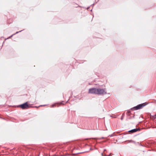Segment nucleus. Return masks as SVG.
<instances>
[{"label": "nucleus", "instance_id": "f257e3e1", "mask_svg": "<svg viewBox=\"0 0 156 156\" xmlns=\"http://www.w3.org/2000/svg\"><path fill=\"white\" fill-rule=\"evenodd\" d=\"M147 104H146V103H144L141 104H139L133 108H131V109L133 110H137L140 109L146 105Z\"/></svg>", "mask_w": 156, "mask_h": 156}, {"label": "nucleus", "instance_id": "f03ea898", "mask_svg": "<svg viewBox=\"0 0 156 156\" xmlns=\"http://www.w3.org/2000/svg\"><path fill=\"white\" fill-rule=\"evenodd\" d=\"M98 90L97 94L103 95L107 94L106 91L105 89L98 88Z\"/></svg>", "mask_w": 156, "mask_h": 156}, {"label": "nucleus", "instance_id": "7ed1b4c3", "mask_svg": "<svg viewBox=\"0 0 156 156\" xmlns=\"http://www.w3.org/2000/svg\"><path fill=\"white\" fill-rule=\"evenodd\" d=\"M18 107H20L23 109H27L30 107L28 104L27 102L18 106Z\"/></svg>", "mask_w": 156, "mask_h": 156}, {"label": "nucleus", "instance_id": "20e7f679", "mask_svg": "<svg viewBox=\"0 0 156 156\" xmlns=\"http://www.w3.org/2000/svg\"><path fill=\"white\" fill-rule=\"evenodd\" d=\"M98 91V88H91L89 89V93L92 94H97Z\"/></svg>", "mask_w": 156, "mask_h": 156}, {"label": "nucleus", "instance_id": "39448f33", "mask_svg": "<svg viewBox=\"0 0 156 156\" xmlns=\"http://www.w3.org/2000/svg\"><path fill=\"white\" fill-rule=\"evenodd\" d=\"M140 129L139 128H136L134 129H132L130 130H129L128 132L131 133H133L136 132L137 131L140 130Z\"/></svg>", "mask_w": 156, "mask_h": 156}, {"label": "nucleus", "instance_id": "423d86ee", "mask_svg": "<svg viewBox=\"0 0 156 156\" xmlns=\"http://www.w3.org/2000/svg\"><path fill=\"white\" fill-rule=\"evenodd\" d=\"M23 30H20V31H17V32H16V33H15V34H12V35H11V36H10V37H9V38H10L12 37V36H13V35H14L16 34H18V33H19V32H21V31H23Z\"/></svg>", "mask_w": 156, "mask_h": 156}, {"label": "nucleus", "instance_id": "0eeeda50", "mask_svg": "<svg viewBox=\"0 0 156 156\" xmlns=\"http://www.w3.org/2000/svg\"><path fill=\"white\" fill-rule=\"evenodd\" d=\"M151 116L152 117V119H154L156 118V114L154 115H151Z\"/></svg>", "mask_w": 156, "mask_h": 156}, {"label": "nucleus", "instance_id": "6e6552de", "mask_svg": "<svg viewBox=\"0 0 156 156\" xmlns=\"http://www.w3.org/2000/svg\"><path fill=\"white\" fill-rule=\"evenodd\" d=\"M129 142L133 143H134V144L136 143V142H135V141L132 140H129Z\"/></svg>", "mask_w": 156, "mask_h": 156}, {"label": "nucleus", "instance_id": "1a4fd4ad", "mask_svg": "<svg viewBox=\"0 0 156 156\" xmlns=\"http://www.w3.org/2000/svg\"><path fill=\"white\" fill-rule=\"evenodd\" d=\"M130 111H128L127 112V115H128V116H130Z\"/></svg>", "mask_w": 156, "mask_h": 156}, {"label": "nucleus", "instance_id": "9d476101", "mask_svg": "<svg viewBox=\"0 0 156 156\" xmlns=\"http://www.w3.org/2000/svg\"><path fill=\"white\" fill-rule=\"evenodd\" d=\"M62 104V103L61 102V103H57L56 105H57V106H59L61 104Z\"/></svg>", "mask_w": 156, "mask_h": 156}, {"label": "nucleus", "instance_id": "9b49d317", "mask_svg": "<svg viewBox=\"0 0 156 156\" xmlns=\"http://www.w3.org/2000/svg\"><path fill=\"white\" fill-rule=\"evenodd\" d=\"M123 114H122V116L121 117V120H122L123 119Z\"/></svg>", "mask_w": 156, "mask_h": 156}, {"label": "nucleus", "instance_id": "f8f14e48", "mask_svg": "<svg viewBox=\"0 0 156 156\" xmlns=\"http://www.w3.org/2000/svg\"><path fill=\"white\" fill-rule=\"evenodd\" d=\"M56 106V104H54V105H52V107H55V106Z\"/></svg>", "mask_w": 156, "mask_h": 156}, {"label": "nucleus", "instance_id": "ddd939ff", "mask_svg": "<svg viewBox=\"0 0 156 156\" xmlns=\"http://www.w3.org/2000/svg\"><path fill=\"white\" fill-rule=\"evenodd\" d=\"M138 143L139 144V145H140V146H143V147H144V146L143 145H142L140 144L139 143Z\"/></svg>", "mask_w": 156, "mask_h": 156}, {"label": "nucleus", "instance_id": "4468645a", "mask_svg": "<svg viewBox=\"0 0 156 156\" xmlns=\"http://www.w3.org/2000/svg\"><path fill=\"white\" fill-rule=\"evenodd\" d=\"M129 119H132V117H130L129 118Z\"/></svg>", "mask_w": 156, "mask_h": 156}, {"label": "nucleus", "instance_id": "2eb2a0df", "mask_svg": "<svg viewBox=\"0 0 156 156\" xmlns=\"http://www.w3.org/2000/svg\"><path fill=\"white\" fill-rule=\"evenodd\" d=\"M134 117H135V115H133V118H134Z\"/></svg>", "mask_w": 156, "mask_h": 156}, {"label": "nucleus", "instance_id": "dca6fc26", "mask_svg": "<svg viewBox=\"0 0 156 156\" xmlns=\"http://www.w3.org/2000/svg\"><path fill=\"white\" fill-rule=\"evenodd\" d=\"M109 136H110V137H112L113 136L112 135H109Z\"/></svg>", "mask_w": 156, "mask_h": 156}, {"label": "nucleus", "instance_id": "f3484780", "mask_svg": "<svg viewBox=\"0 0 156 156\" xmlns=\"http://www.w3.org/2000/svg\"><path fill=\"white\" fill-rule=\"evenodd\" d=\"M106 151V150L105 149H104V151Z\"/></svg>", "mask_w": 156, "mask_h": 156}, {"label": "nucleus", "instance_id": "a211bd4d", "mask_svg": "<svg viewBox=\"0 0 156 156\" xmlns=\"http://www.w3.org/2000/svg\"><path fill=\"white\" fill-rule=\"evenodd\" d=\"M101 155H102V156H103V154L102 153L101 154Z\"/></svg>", "mask_w": 156, "mask_h": 156}, {"label": "nucleus", "instance_id": "6ab92c4d", "mask_svg": "<svg viewBox=\"0 0 156 156\" xmlns=\"http://www.w3.org/2000/svg\"><path fill=\"white\" fill-rule=\"evenodd\" d=\"M89 7H88V8H87V9H89Z\"/></svg>", "mask_w": 156, "mask_h": 156}, {"label": "nucleus", "instance_id": "aec40b11", "mask_svg": "<svg viewBox=\"0 0 156 156\" xmlns=\"http://www.w3.org/2000/svg\"><path fill=\"white\" fill-rule=\"evenodd\" d=\"M82 153V152H80V153H79L78 154H80V153Z\"/></svg>", "mask_w": 156, "mask_h": 156}, {"label": "nucleus", "instance_id": "412c9836", "mask_svg": "<svg viewBox=\"0 0 156 156\" xmlns=\"http://www.w3.org/2000/svg\"><path fill=\"white\" fill-rule=\"evenodd\" d=\"M110 154H110L109 155H108V156H110Z\"/></svg>", "mask_w": 156, "mask_h": 156}, {"label": "nucleus", "instance_id": "4be33fe9", "mask_svg": "<svg viewBox=\"0 0 156 156\" xmlns=\"http://www.w3.org/2000/svg\"><path fill=\"white\" fill-rule=\"evenodd\" d=\"M43 105H40V106H42Z\"/></svg>", "mask_w": 156, "mask_h": 156}, {"label": "nucleus", "instance_id": "5701e85b", "mask_svg": "<svg viewBox=\"0 0 156 156\" xmlns=\"http://www.w3.org/2000/svg\"><path fill=\"white\" fill-rule=\"evenodd\" d=\"M102 139H103V138H104V137H102Z\"/></svg>", "mask_w": 156, "mask_h": 156}, {"label": "nucleus", "instance_id": "b1692460", "mask_svg": "<svg viewBox=\"0 0 156 156\" xmlns=\"http://www.w3.org/2000/svg\"><path fill=\"white\" fill-rule=\"evenodd\" d=\"M94 5V4H93V5Z\"/></svg>", "mask_w": 156, "mask_h": 156}]
</instances>
